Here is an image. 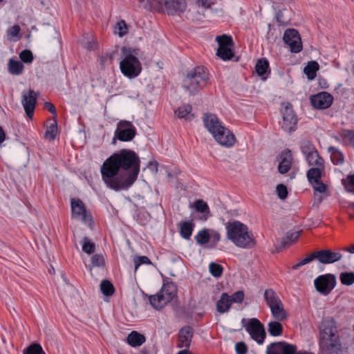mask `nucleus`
<instances>
[{
	"label": "nucleus",
	"mask_w": 354,
	"mask_h": 354,
	"mask_svg": "<svg viewBox=\"0 0 354 354\" xmlns=\"http://www.w3.org/2000/svg\"><path fill=\"white\" fill-rule=\"evenodd\" d=\"M140 167L138 155L133 150L122 149L103 162L100 169L102 180L115 192L128 189L136 180Z\"/></svg>",
	"instance_id": "obj_1"
},
{
	"label": "nucleus",
	"mask_w": 354,
	"mask_h": 354,
	"mask_svg": "<svg viewBox=\"0 0 354 354\" xmlns=\"http://www.w3.org/2000/svg\"><path fill=\"white\" fill-rule=\"evenodd\" d=\"M227 238L235 245L241 248H252L256 244V240L252 232L244 223L239 221H228L225 224Z\"/></svg>",
	"instance_id": "obj_2"
},
{
	"label": "nucleus",
	"mask_w": 354,
	"mask_h": 354,
	"mask_svg": "<svg viewBox=\"0 0 354 354\" xmlns=\"http://www.w3.org/2000/svg\"><path fill=\"white\" fill-rule=\"evenodd\" d=\"M210 80L207 68L196 66L187 72L183 81V87L191 95H195L205 87Z\"/></svg>",
	"instance_id": "obj_3"
},
{
	"label": "nucleus",
	"mask_w": 354,
	"mask_h": 354,
	"mask_svg": "<svg viewBox=\"0 0 354 354\" xmlns=\"http://www.w3.org/2000/svg\"><path fill=\"white\" fill-rule=\"evenodd\" d=\"M136 48L123 47L122 48V60L120 62V68L122 74L130 78L138 77L142 71V65L138 57Z\"/></svg>",
	"instance_id": "obj_4"
},
{
	"label": "nucleus",
	"mask_w": 354,
	"mask_h": 354,
	"mask_svg": "<svg viewBox=\"0 0 354 354\" xmlns=\"http://www.w3.org/2000/svg\"><path fill=\"white\" fill-rule=\"evenodd\" d=\"M325 174V165L323 158H318L315 162V167L308 170L306 176L315 192L324 193L327 186L322 181V177Z\"/></svg>",
	"instance_id": "obj_5"
},
{
	"label": "nucleus",
	"mask_w": 354,
	"mask_h": 354,
	"mask_svg": "<svg viewBox=\"0 0 354 354\" xmlns=\"http://www.w3.org/2000/svg\"><path fill=\"white\" fill-rule=\"evenodd\" d=\"M280 113L282 120L279 122V125L282 130L288 133L295 131L297 129L299 119L292 104L288 102L282 103Z\"/></svg>",
	"instance_id": "obj_6"
},
{
	"label": "nucleus",
	"mask_w": 354,
	"mask_h": 354,
	"mask_svg": "<svg viewBox=\"0 0 354 354\" xmlns=\"http://www.w3.org/2000/svg\"><path fill=\"white\" fill-rule=\"evenodd\" d=\"M241 323L252 339L259 344L263 343L266 333L263 324L258 319L251 318L246 322V319L243 318Z\"/></svg>",
	"instance_id": "obj_7"
},
{
	"label": "nucleus",
	"mask_w": 354,
	"mask_h": 354,
	"mask_svg": "<svg viewBox=\"0 0 354 354\" xmlns=\"http://www.w3.org/2000/svg\"><path fill=\"white\" fill-rule=\"evenodd\" d=\"M136 133V129L131 122L120 120L117 124L112 144L115 145L117 140L122 142L131 141L135 138Z\"/></svg>",
	"instance_id": "obj_8"
},
{
	"label": "nucleus",
	"mask_w": 354,
	"mask_h": 354,
	"mask_svg": "<svg viewBox=\"0 0 354 354\" xmlns=\"http://www.w3.org/2000/svg\"><path fill=\"white\" fill-rule=\"evenodd\" d=\"M151 4H156L158 10L163 7L169 15H179L183 13L187 8L185 0H150Z\"/></svg>",
	"instance_id": "obj_9"
},
{
	"label": "nucleus",
	"mask_w": 354,
	"mask_h": 354,
	"mask_svg": "<svg viewBox=\"0 0 354 354\" xmlns=\"http://www.w3.org/2000/svg\"><path fill=\"white\" fill-rule=\"evenodd\" d=\"M336 283V277L330 273L319 275L314 281L316 290L325 296L330 293Z\"/></svg>",
	"instance_id": "obj_10"
},
{
	"label": "nucleus",
	"mask_w": 354,
	"mask_h": 354,
	"mask_svg": "<svg viewBox=\"0 0 354 354\" xmlns=\"http://www.w3.org/2000/svg\"><path fill=\"white\" fill-rule=\"evenodd\" d=\"M283 41L290 47L292 53H297L302 50V44L299 32L294 29H287L283 34Z\"/></svg>",
	"instance_id": "obj_11"
},
{
	"label": "nucleus",
	"mask_w": 354,
	"mask_h": 354,
	"mask_svg": "<svg viewBox=\"0 0 354 354\" xmlns=\"http://www.w3.org/2000/svg\"><path fill=\"white\" fill-rule=\"evenodd\" d=\"M297 347L285 341L270 344L266 348V354H297Z\"/></svg>",
	"instance_id": "obj_12"
},
{
	"label": "nucleus",
	"mask_w": 354,
	"mask_h": 354,
	"mask_svg": "<svg viewBox=\"0 0 354 354\" xmlns=\"http://www.w3.org/2000/svg\"><path fill=\"white\" fill-rule=\"evenodd\" d=\"M320 339L339 338L336 322L330 317L324 319L320 327Z\"/></svg>",
	"instance_id": "obj_13"
},
{
	"label": "nucleus",
	"mask_w": 354,
	"mask_h": 354,
	"mask_svg": "<svg viewBox=\"0 0 354 354\" xmlns=\"http://www.w3.org/2000/svg\"><path fill=\"white\" fill-rule=\"evenodd\" d=\"M212 136L221 145L226 147H232L236 141L234 135L224 126L216 129L215 133Z\"/></svg>",
	"instance_id": "obj_14"
},
{
	"label": "nucleus",
	"mask_w": 354,
	"mask_h": 354,
	"mask_svg": "<svg viewBox=\"0 0 354 354\" xmlns=\"http://www.w3.org/2000/svg\"><path fill=\"white\" fill-rule=\"evenodd\" d=\"M37 97L38 95L32 89H29L28 93H23L21 104L27 117L30 119L33 117Z\"/></svg>",
	"instance_id": "obj_15"
},
{
	"label": "nucleus",
	"mask_w": 354,
	"mask_h": 354,
	"mask_svg": "<svg viewBox=\"0 0 354 354\" xmlns=\"http://www.w3.org/2000/svg\"><path fill=\"white\" fill-rule=\"evenodd\" d=\"M310 103L317 109H326L330 106L333 103V96L325 91L318 93L310 96Z\"/></svg>",
	"instance_id": "obj_16"
},
{
	"label": "nucleus",
	"mask_w": 354,
	"mask_h": 354,
	"mask_svg": "<svg viewBox=\"0 0 354 354\" xmlns=\"http://www.w3.org/2000/svg\"><path fill=\"white\" fill-rule=\"evenodd\" d=\"M319 347L322 354H339L342 351L339 337L337 339L336 338L320 339Z\"/></svg>",
	"instance_id": "obj_17"
},
{
	"label": "nucleus",
	"mask_w": 354,
	"mask_h": 354,
	"mask_svg": "<svg viewBox=\"0 0 354 354\" xmlns=\"http://www.w3.org/2000/svg\"><path fill=\"white\" fill-rule=\"evenodd\" d=\"M317 260L322 264H330L340 261L342 254L340 252H333L329 249L316 251Z\"/></svg>",
	"instance_id": "obj_18"
},
{
	"label": "nucleus",
	"mask_w": 354,
	"mask_h": 354,
	"mask_svg": "<svg viewBox=\"0 0 354 354\" xmlns=\"http://www.w3.org/2000/svg\"><path fill=\"white\" fill-rule=\"evenodd\" d=\"M194 336V329L190 326L182 327L178 334V348L185 347L189 348Z\"/></svg>",
	"instance_id": "obj_19"
},
{
	"label": "nucleus",
	"mask_w": 354,
	"mask_h": 354,
	"mask_svg": "<svg viewBox=\"0 0 354 354\" xmlns=\"http://www.w3.org/2000/svg\"><path fill=\"white\" fill-rule=\"evenodd\" d=\"M163 285L160 291L167 297V301H171L174 298L177 297L178 288L176 284L169 278L162 276Z\"/></svg>",
	"instance_id": "obj_20"
},
{
	"label": "nucleus",
	"mask_w": 354,
	"mask_h": 354,
	"mask_svg": "<svg viewBox=\"0 0 354 354\" xmlns=\"http://www.w3.org/2000/svg\"><path fill=\"white\" fill-rule=\"evenodd\" d=\"M204 126L212 134H214L216 129H220L222 127V123L218 117L213 113H205L203 117Z\"/></svg>",
	"instance_id": "obj_21"
},
{
	"label": "nucleus",
	"mask_w": 354,
	"mask_h": 354,
	"mask_svg": "<svg viewBox=\"0 0 354 354\" xmlns=\"http://www.w3.org/2000/svg\"><path fill=\"white\" fill-rule=\"evenodd\" d=\"M281 160L278 166L280 174H286L290 169L292 162V155L290 149H286L281 153Z\"/></svg>",
	"instance_id": "obj_22"
},
{
	"label": "nucleus",
	"mask_w": 354,
	"mask_h": 354,
	"mask_svg": "<svg viewBox=\"0 0 354 354\" xmlns=\"http://www.w3.org/2000/svg\"><path fill=\"white\" fill-rule=\"evenodd\" d=\"M193 207L197 212L201 214V215L198 216V219L202 221H207L209 217L210 212L209 206L207 203L203 200H196L193 204Z\"/></svg>",
	"instance_id": "obj_23"
},
{
	"label": "nucleus",
	"mask_w": 354,
	"mask_h": 354,
	"mask_svg": "<svg viewBox=\"0 0 354 354\" xmlns=\"http://www.w3.org/2000/svg\"><path fill=\"white\" fill-rule=\"evenodd\" d=\"M194 227L195 223L193 220H190L189 221H181L179 223V232L181 237L185 240H189Z\"/></svg>",
	"instance_id": "obj_24"
},
{
	"label": "nucleus",
	"mask_w": 354,
	"mask_h": 354,
	"mask_svg": "<svg viewBox=\"0 0 354 354\" xmlns=\"http://www.w3.org/2000/svg\"><path fill=\"white\" fill-rule=\"evenodd\" d=\"M150 304L156 309L162 308L169 301H167V297L160 290L158 293L149 297Z\"/></svg>",
	"instance_id": "obj_25"
},
{
	"label": "nucleus",
	"mask_w": 354,
	"mask_h": 354,
	"mask_svg": "<svg viewBox=\"0 0 354 354\" xmlns=\"http://www.w3.org/2000/svg\"><path fill=\"white\" fill-rule=\"evenodd\" d=\"M192 105L187 104L179 106L174 113L178 118L191 121L194 118V114L192 113Z\"/></svg>",
	"instance_id": "obj_26"
},
{
	"label": "nucleus",
	"mask_w": 354,
	"mask_h": 354,
	"mask_svg": "<svg viewBox=\"0 0 354 354\" xmlns=\"http://www.w3.org/2000/svg\"><path fill=\"white\" fill-rule=\"evenodd\" d=\"M271 313L273 317L278 321H284L288 318V313L283 308L282 301L272 305L270 308Z\"/></svg>",
	"instance_id": "obj_27"
},
{
	"label": "nucleus",
	"mask_w": 354,
	"mask_h": 354,
	"mask_svg": "<svg viewBox=\"0 0 354 354\" xmlns=\"http://www.w3.org/2000/svg\"><path fill=\"white\" fill-rule=\"evenodd\" d=\"M232 306L230 301V295L227 292H223L221 298L216 302V310L220 313H225L229 311Z\"/></svg>",
	"instance_id": "obj_28"
},
{
	"label": "nucleus",
	"mask_w": 354,
	"mask_h": 354,
	"mask_svg": "<svg viewBox=\"0 0 354 354\" xmlns=\"http://www.w3.org/2000/svg\"><path fill=\"white\" fill-rule=\"evenodd\" d=\"M255 71L259 76L262 77L263 80H266L267 77L263 75L267 73H270L268 60L266 58L258 59L255 66Z\"/></svg>",
	"instance_id": "obj_29"
},
{
	"label": "nucleus",
	"mask_w": 354,
	"mask_h": 354,
	"mask_svg": "<svg viewBox=\"0 0 354 354\" xmlns=\"http://www.w3.org/2000/svg\"><path fill=\"white\" fill-rule=\"evenodd\" d=\"M85 210H86L85 205L80 199H71V212L73 217H80L82 213H85Z\"/></svg>",
	"instance_id": "obj_30"
},
{
	"label": "nucleus",
	"mask_w": 354,
	"mask_h": 354,
	"mask_svg": "<svg viewBox=\"0 0 354 354\" xmlns=\"http://www.w3.org/2000/svg\"><path fill=\"white\" fill-rule=\"evenodd\" d=\"M299 236V232H288L286 236L281 239V245L277 248V252L281 251L282 249L290 246L298 239Z\"/></svg>",
	"instance_id": "obj_31"
},
{
	"label": "nucleus",
	"mask_w": 354,
	"mask_h": 354,
	"mask_svg": "<svg viewBox=\"0 0 354 354\" xmlns=\"http://www.w3.org/2000/svg\"><path fill=\"white\" fill-rule=\"evenodd\" d=\"M328 151L330 153V160L334 165H339L344 162V156L337 147L330 146Z\"/></svg>",
	"instance_id": "obj_32"
},
{
	"label": "nucleus",
	"mask_w": 354,
	"mask_h": 354,
	"mask_svg": "<svg viewBox=\"0 0 354 354\" xmlns=\"http://www.w3.org/2000/svg\"><path fill=\"white\" fill-rule=\"evenodd\" d=\"M145 340V337L137 331L131 332L127 337L128 344L133 347L141 346Z\"/></svg>",
	"instance_id": "obj_33"
},
{
	"label": "nucleus",
	"mask_w": 354,
	"mask_h": 354,
	"mask_svg": "<svg viewBox=\"0 0 354 354\" xmlns=\"http://www.w3.org/2000/svg\"><path fill=\"white\" fill-rule=\"evenodd\" d=\"M8 69L10 74L20 75L23 73L24 66L20 61L10 59L8 64Z\"/></svg>",
	"instance_id": "obj_34"
},
{
	"label": "nucleus",
	"mask_w": 354,
	"mask_h": 354,
	"mask_svg": "<svg viewBox=\"0 0 354 354\" xmlns=\"http://www.w3.org/2000/svg\"><path fill=\"white\" fill-rule=\"evenodd\" d=\"M319 69V66L316 61L308 62L304 68V73L309 80H313L317 75V72Z\"/></svg>",
	"instance_id": "obj_35"
},
{
	"label": "nucleus",
	"mask_w": 354,
	"mask_h": 354,
	"mask_svg": "<svg viewBox=\"0 0 354 354\" xmlns=\"http://www.w3.org/2000/svg\"><path fill=\"white\" fill-rule=\"evenodd\" d=\"M264 299L266 301L267 305L270 308L272 305L278 304L281 301L277 293L272 289H266L264 292Z\"/></svg>",
	"instance_id": "obj_36"
},
{
	"label": "nucleus",
	"mask_w": 354,
	"mask_h": 354,
	"mask_svg": "<svg viewBox=\"0 0 354 354\" xmlns=\"http://www.w3.org/2000/svg\"><path fill=\"white\" fill-rule=\"evenodd\" d=\"M280 321H272L268 325V331L273 337L280 336L283 333V328Z\"/></svg>",
	"instance_id": "obj_37"
},
{
	"label": "nucleus",
	"mask_w": 354,
	"mask_h": 354,
	"mask_svg": "<svg viewBox=\"0 0 354 354\" xmlns=\"http://www.w3.org/2000/svg\"><path fill=\"white\" fill-rule=\"evenodd\" d=\"M211 234L209 229H203L195 236V240L199 245H205L210 241Z\"/></svg>",
	"instance_id": "obj_38"
},
{
	"label": "nucleus",
	"mask_w": 354,
	"mask_h": 354,
	"mask_svg": "<svg viewBox=\"0 0 354 354\" xmlns=\"http://www.w3.org/2000/svg\"><path fill=\"white\" fill-rule=\"evenodd\" d=\"M216 55L224 61L230 60L234 57L231 47L218 48Z\"/></svg>",
	"instance_id": "obj_39"
},
{
	"label": "nucleus",
	"mask_w": 354,
	"mask_h": 354,
	"mask_svg": "<svg viewBox=\"0 0 354 354\" xmlns=\"http://www.w3.org/2000/svg\"><path fill=\"white\" fill-rule=\"evenodd\" d=\"M100 290L102 294L106 297L112 296L115 292V288L113 283L106 279L101 282Z\"/></svg>",
	"instance_id": "obj_40"
},
{
	"label": "nucleus",
	"mask_w": 354,
	"mask_h": 354,
	"mask_svg": "<svg viewBox=\"0 0 354 354\" xmlns=\"http://www.w3.org/2000/svg\"><path fill=\"white\" fill-rule=\"evenodd\" d=\"M300 149L305 156L310 155L312 153H315L317 151L313 142L308 140L301 142Z\"/></svg>",
	"instance_id": "obj_41"
},
{
	"label": "nucleus",
	"mask_w": 354,
	"mask_h": 354,
	"mask_svg": "<svg viewBox=\"0 0 354 354\" xmlns=\"http://www.w3.org/2000/svg\"><path fill=\"white\" fill-rule=\"evenodd\" d=\"M23 354H46V353L39 343L33 342L24 349Z\"/></svg>",
	"instance_id": "obj_42"
},
{
	"label": "nucleus",
	"mask_w": 354,
	"mask_h": 354,
	"mask_svg": "<svg viewBox=\"0 0 354 354\" xmlns=\"http://www.w3.org/2000/svg\"><path fill=\"white\" fill-rule=\"evenodd\" d=\"M216 41L218 44V48L232 47L234 46V41L231 36L223 35L216 37Z\"/></svg>",
	"instance_id": "obj_43"
},
{
	"label": "nucleus",
	"mask_w": 354,
	"mask_h": 354,
	"mask_svg": "<svg viewBox=\"0 0 354 354\" xmlns=\"http://www.w3.org/2000/svg\"><path fill=\"white\" fill-rule=\"evenodd\" d=\"M114 33L118 35L120 37L128 33L127 24L124 20L119 21L114 27Z\"/></svg>",
	"instance_id": "obj_44"
},
{
	"label": "nucleus",
	"mask_w": 354,
	"mask_h": 354,
	"mask_svg": "<svg viewBox=\"0 0 354 354\" xmlns=\"http://www.w3.org/2000/svg\"><path fill=\"white\" fill-rule=\"evenodd\" d=\"M339 279L341 283L345 286H351L354 283V272H343L339 274Z\"/></svg>",
	"instance_id": "obj_45"
},
{
	"label": "nucleus",
	"mask_w": 354,
	"mask_h": 354,
	"mask_svg": "<svg viewBox=\"0 0 354 354\" xmlns=\"http://www.w3.org/2000/svg\"><path fill=\"white\" fill-rule=\"evenodd\" d=\"M314 260H317L316 251L312 252L311 254H308L306 256V257H305L304 259L301 260L299 263H297L295 264L294 266H292V270H297L301 266H304V265H306L307 263H310L311 261H313Z\"/></svg>",
	"instance_id": "obj_46"
},
{
	"label": "nucleus",
	"mask_w": 354,
	"mask_h": 354,
	"mask_svg": "<svg viewBox=\"0 0 354 354\" xmlns=\"http://www.w3.org/2000/svg\"><path fill=\"white\" fill-rule=\"evenodd\" d=\"M209 272L216 278L220 277L223 274V268L221 265L216 263H211L209 266Z\"/></svg>",
	"instance_id": "obj_47"
},
{
	"label": "nucleus",
	"mask_w": 354,
	"mask_h": 354,
	"mask_svg": "<svg viewBox=\"0 0 354 354\" xmlns=\"http://www.w3.org/2000/svg\"><path fill=\"white\" fill-rule=\"evenodd\" d=\"M82 250L87 254H93L95 250V245L88 238H83Z\"/></svg>",
	"instance_id": "obj_48"
},
{
	"label": "nucleus",
	"mask_w": 354,
	"mask_h": 354,
	"mask_svg": "<svg viewBox=\"0 0 354 354\" xmlns=\"http://www.w3.org/2000/svg\"><path fill=\"white\" fill-rule=\"evenodd\" d=\"M342 182L347 192L354 194V174L348 175L346 179H342Z\"/></svg>",
	"instance_id": "obj_49"
},
{
	"label": "nucleus",
	"mask_w": 354,
	"mask_h": 354,
	"mask_svg": "<svg viewBox=\"0 0 354 354\" xmlns=\"http://www.w3.org/2000/svg\"><path fill=\"white\" fill-rule=\"evenodd\" d=\"M340 136L348 140L350 146L354 148V130L342 129Z\"/></svg>",
	"instance_id": "obj_50"
},
{
	"label": "nucleus",
	"mask_w": 354,
	"mask_h": 354,
	"mask_svg": "<svg viewBox=\"0 0 354 354\" xmlns=\"http://www.w3.org/2000/svg\"><path fill=\"white\" fill-rule=\"evenodd\" d=\"M57 131V122H56V120H54V123L50 124V127L47 128L45 136L46 138H49L50 140H53L55 139Z\"/></svg>",
	"instance_id": "obj_51"
},
{
	"label": "nucleus",
	"mask_w": 354,
	"mask_h": 354,
	"mask_svg": "<svg viewBox=\"0 0 354 354\" xmlns=\"http://www.w3.org/2000/svg\"><path fill=\"white\" fill-rule=\"evenodd\" d=\"M21 60L26 64H30L33 60V55L31 50L25 49L19 54Z\"/></svg>",
	"instance_id": "obj_52"
},
{
	"label": "nucleus",
	"mask_w": 354,
	"mask_h": 354,
	"mask_svg": "<svg viewBox=\"0 0 354 354\" xmlns=\"http://www.w3.org/2000/svg\"><path fill=\"white\" fill-rule=\"evenodd\" d=\"M245 294L243 290H238L230 296V301L232 303L241 304L244 300Z\"/></svg>",
	"instance_id": "obj_53"
},
{
	"label": "nucleus",
	"mask_w": 354,
	"mask_h": 354,
	"mask_svg": "<svg viewBox=\"0 0 354 354\" xmlns=\"http://www.w3.org/2000/svg\"><path fill=\"white\" fill-rule=\"evenodd\" d=\"M276 192L278 197L281 200H285L288 197V189L283 184H279L277 186Z\"/></svg>",
	"instance_id": "obj_54"
},
{
	"label": "nucleus",
	"mask_w": 354,
	"mask_h": 354,
	"mask_svg": "<svg viewBox=\"0 0 354 354\" xmlns=\"http://www.w3.org/2000/svg\"><path fill=\"white\" fill-rule=\"evenodd\" d=\"M142 264H152L151 260L146 256H140L134 260L135 272Z\"/></svg>",
	"instance_id": "obj_55"
},
{
	"label": "nucleus",
	"mask_w": 354,
	"mask_h": 354,
	"mask_svg": "<svg viewBox=\"0 0 354 354\" xmlns=\"http://www.w3.org/2000/svg\"><path fill=\"white\" fill-rule=\"evenodd\" d=\"M91 263L93 266L102 267L104 266V259L102 254H94L91 257Z\"/></svg>",
	"instance_id": "obj_56"
},
{
	"label": "nucleus",
	"mask_w": 354,
	"mask_h": 354,
	"mask_svg": "<svg viewBox=\"0 0 354 354\" xmlns=\"http://www.w3.org/2000/svg\"><path fill=\"white\" fill-rule=\"evenodd\" d=\"M210 234H211L210 240H212V242H211L209 247L215 248L217 245L219 241L221 240V234L218 232L214 230H210Z\"/></svg>",
	"instance_id": "obj_57"
},
{
	"label": "nucleus",
	"mask_w": 354,
	"mask_h": 354,
	"mask_svg": "<svg viewBox=\"0 0 354 354\" xmlns=\"http://www.w3.org/2000/svg\"><path fill=\"white\" fill-rule=\"evenodd\" d=\"M80 216H82V222L86 223L89 227H91L94 225L93 216L87 209L85 210V213H82Z\"/></svg>",
	"instance_id": "obj_58"
},
{
	"label": "nucleus",
	"mask_w": 354,
	"mask_h": 354,
	"mask_svg": "<svg viewBox=\"0 0 354 354\" xmlns=\"http://www.w3.org/2000/svg\"><path fill=\"white\" fill-rule=\"evenodd\" d=\"M305 158L306 160L310 166H315V162L317 161V159L318 160V158H323L322 156H320L317 151L315 153H312L310 155L305 156Z\"/></svg>",
	"instance_id": "obj_59"
},
{
	"label": "nucleus",
	"mask_w": 354,
	"mask_h": 354,
	"mask_svg": "<svg viewBox=\"0 0 354 354\" xmlns=\"http://www.w3.org/2000/svg\"><path fill=\"white\" fill-rule=\"evenodd\" d=\"M248 350V346L243 342H237L235 345L236 354H247Z\"/></svg>",
	"instance_id": "obj_60"
},
{
	"label": "nucleus",
	"mask_w": 354,
	"mask_h": 354,
	"mask_svg": "<svg viewBox=\"0 0 354 354\" xmlns=\"http://www.w3.org/2000/svg\"><path fill=\"white\" fill-rule=\"evenodd\" d=\"M20 30L21 28L19 25H14L7 30L8 35L16 37L18 36Z\"/></svg>",
	"instance_id": "obj_61"
},
{
	"label": "nucleus",
	"mask_w": 354,
	"mask_h": 354,
	"mask_svg": "<svg viewBox=\"0 0 354 354\" xmlns=\"http://www.w3.org/2000/svg\"><path fill=\"white\" fill-rule=\"evenodd\" d=\"M44 108L48 110L50 113L57 115V111L56 108L54 104H53L51 102H46L44 103Z\"/></svg>",
	"instance_id": "obj_62"
},
{
	"label": "nucleus",
	"mask_w": 354,
	"mask_h": 354,
	"mask_svg": "<svg viewBox=\"0 0 354 354\" xmlns=\"http://www.w3.org/2000/svg\"><path fill=\"white\" fill-rule=\"evenodd\" d=\"M108 59H109L111 61L113 59L112 55H109L108 54L105 55H102L100 58V64L101 66H104V63L107 61Z\"/></svg>",
	"instance_id": "obj_63"
},
{
	"label": "nucleus",
	"mask_w": 354,
	"mask_h": 354,
	"mask_svg": "<svg viewBox=\"0 0 354 354\" xmlns=\"http://www.w3.org/2000/svg\"><path fill=\"white\" fill-rule=\"evenodd\" d=\"M283 17V13L281 10H279L277 15H276V19H277V21L279 24H286V22L283 20L282 19Z\"/></svg>",
	"instance_id": "obj_64"
}]
</instances>
